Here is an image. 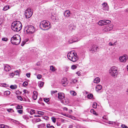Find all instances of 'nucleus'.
<instances>
[{
	"mask_svg": "<svg viewBox=\"0 0 128 128\" xmlns=\"http://www.w3.org/2000/svg\"><path fill=\"white\" fill-rule=\"evenodd\" d=\"M22 25L21 23L18 21H15L12 24L11 28L14 32H18L22 29Z\"/></svg>",
	"mask_w": 128,
	"mask_h": 128,
	"instance_id": "obj_1",
	"label": "nucleus"
},
{
	"mask_svg": "<svg viewBox=\"0 0 128 128\" xmlns=\"http://www.w3.org/2000/svg\"><path fill=\"white\" fill-rule=\"evenodd\" d=\"M21 41V38L20 36L16 34L11 39L10 41L13 44L18 45L19 44Z\"/></svg>",
	"mask_w": 128,
	"mask_h": 128,
	"instance_id": "obj_2",
	"label": "nucleus"
},
{
	"mask_svg": "<svg viewBox=\"0 0 128 128\" xmlns=\"http://www.w3.org/2000/svg\"><path fill=\"white\" fill-rule=\"evenodd\" d=\"M76 54L75 53L74 51H71L69 52L67 54L68 59L73 62L76 61L78 59V58L76 56Z\"/></svg>",
	"mask_w": 128,
	"mask_h": 128,
	"instance_id": "obj_3",
	"label": "nucleus"
},
{
	"mask_svg": "<svg viewBox=\"0 0 128 128\" xmlns=\"http://www.w3.org/2000/svg\"><path fill=\"white\" fill-rule=\"evenodd\" d=\"M50 23L48 21L45 20L41 22L40 25L41 28H44V30H47L50 28Z\"/></svg>",
	"mask_w": 128,
	"mask_h": 128,
	"instance_id": "obj_4",
	"label": "nucleus"
},
{
	"mask_svg": "<svg viewBox=\"0 0 128 128\" xmlns=\"http://www.w3.org/2000/svg\"><path fill=\"white\" fill-rule=\"evenodd\" d=\"M35 30L34 28L31 25L27 26H25L24 28V32L28 34H31L34 32Z\"/></svg>",
	"mask_w": 128,
	"mask_h": 128,
	"instance_id": "obj_5",
	"label": "nucleus"
},
{
	"mask_svg": "<svg viewBox=\"0 0 128 128\" xmlns=\"http://www.w3.org/2000/svg\"><path fill=\"white\" fill-rule=\"evenodd\" d=\"M117 70V68L115 66L112 67L109 70L110 74L114 78L116 77L118 74Z\"/></svg>",
	"mask_w": 128,
	"mask_h": 128,
	"instance_id": "obj_6",
	"label": "nucleus"
},
{
	"mask_svg": "<svg viewBox=\"0 0 128 128\" xmlns=\"http://www.w3.org/2000/svg\"><path fill=\"white\" fill-rule=\"evenodd\" d=\"M32 12L30 8H28L25 11L24 14L26 18H29L32 16Z\"/></svg>",
	"mask_w": 128,
	"mask_h": 128,
	"instance_id": "obj_7",
	"label": "nucleus"
},
{
	"mask_svg": "<svg viewBox=\"0 0 128 128\" xmlns=\"http://www.w3.org/2000/svg\"><path fill=\"white\" fill-rule=\"evenodd\" d=\"M111 21L109 20H100L98 22V24L99 25L101 26L105 25H107L110 23Z\"/></svg>",
	"mask_w": 128,
	"mask_h": 128,
	"instance_id": "obj_8",
	"label": "nucleus"
},
{
	"mask_svg": "<svg viewBox=\"0 0 128 128\" xmlns=\"http://www.w3.org/2000/svg\"><path fill=\"white\" fill-rule=\"evenodd\" d=\"M128 59L127 56L125 54L122 56H121L119 57L120 61L122 62H125Z\"/></svg>",
	"mask_w": 128,
	"mask_h": 128,
	"instance_id": "obj_9",
	"label": "nucleus"
},
{
	"mask_svg": "<svg viewBox=\"0 0 128 128\" xmlns=\"http://www.w3.org/2000/svg\"><path fill=\"white\" fill-rule=\"evenodd\" d=\"M61 83L63 86L67 85L68 84L67 78H64L61 80Z\"/></svg>",
	"mask_w": 128,
	"mask_h": 128,
	"instance_id": "obj_10",
	"label": "nucleus"
},
{
	"mask_svg": "<svg viewBox=\"0 0 128 128\" xmlns=\"http://www.w3.org/2000/svg\"><path fill=\"white\" fill-rule=\"evenodd\" d=\"M58 98L59 99L62 100L64 98V93L62 92H59L58 93Z\"/></svg>",
	"mask_w": 128,
	"mask_h": 128,
	"instance_id": "obj_11",
	"label": "nucleus"
},
{
	"mask_svg": "<svg viewBox=\"0 0 128 128\" xmlns=\"http://www.w3.org/2000/svg\"><path fill=\"white\" fill-rule=\"evenodd\" d=\"M99 50V48L98 47L95 46H93L92 47L91 50L92 51L93 53H94Z\"/></svg>",
	"mask_w": 128,
	"mask_h": 128,
	"instance_id": "obj_12",
	"label": "nucleus"
},
{
	"mask_svg": "<svg viewBox=\"0 0 128 128\" xmlns=\"http://www.w3.org/2000/svg\"><path fill=\"white\" fill-rule=\"evenodd\" d=\"M4 69L6 72L9 71L11 69V67L7 64L4 65Z\"/></svg>",
	"mask_w": 128,
	"mask_h": 128,
	"instance_id": "obj_13",
	"label": "nucleus"
},
{
	"mask_svg": "<svg viewBox=\"0 0 128 128\" xmlns=\"http://www.w3.org/2000/svg\"><path fill=\"white\" fill-rule=\"evenodd\" d=\"M103 7V8L104 10H108V6L106 3L104 2L102 4Z\"/></svg>",
	"mask_w": 128,
	"mask_h": 128,
	"instance_id": "obj_14",
	"label": "nucleus"
},
{
	"mask_svg": "<svg viewBox=\"0 0 128 128\" xmlns=\"http://www.w3.org/2000/svg\"><path fill=\"white\" fill-rule=\"evenodd\" d=\"M33 98L34 100L36 99L37 98L38 92L36 91H34L33 92Z\"/></svg>",
	"mask_w": 128,
	"mask_h": 128,
	"instance_id": "obj_15",
	"label": "nucleus"
},
{
	"mask_svg": "<svg viewBox=\"0 0 128 128\" xmlns=\"http://www.w3.org/2000/svg\"><path fill=\"white\" fill-rule=\"evenodd\" d=\"M70 12L69 10H66L64 12V15L66 17H68L70 15Z\"/></svg>",
	"mask_w": 128,
	"mask_h": 128,
	"instance_id": "obj_16",
	"label": "nucleus"
},
{
	"mask_svg": "<svg viewBox=\"0 0 128 128\" xmlns=\"http://www.w3.org/2000/svg\"><path fill=\"white\" fill-rule=\"evenodd\" d=\"M102 88V86L100 85H98L97 86L96 88V91L98 92L101 90Z\"/></svg>",
	"mask_w": 128,
	"mask_h": 128,
	"instance_id": "obj_17",
	"label": "nucleus"
},
{
	"mask_svg": "<svg viewBox=\"0 0 128 128\" xmlns=\"http://www.w3.org/2000/svg\"><path fill=\"white\" fill-rule=\"evenodd\" d=\"M100 81V79L99 77H97L95 78L94 80V82L95 83L97 84Z\"/></svg>",
	"mask_w": 128,
	"mask_h": 128,
	"instance_id": "obj_18",
	"label": "nucleus"
},
{
	"mask_svg": "<svg viewBox=\"0 0 128 128\" xmlns=\"http://www.w3.org/2000/svg\"><path fill=\"white\" fill-rule=\"evenodd\" d=\"M72 39H73V41L74 42H76L80 40V39L76 37V36H74L73 37Z\"/></svg>",
	"mask_w": 128,
	"mask_h": 128,
	"instance_id": "obj_19",
	"label": "nucleus"
},
{
	"mask_svg": "<svg viewBox=\"0 0 128 128\" xmlns=\"http://www.w3.org/2000/svg\"><path fill=\"white\" fill-rule=\"evenodd\" d=\"M44 84V82L42 81H40L38 82V85L40 87H42Z\"/></svg>",
	"mask_w": 128,
	"mask_h": 128,
	"instance_id": "obj_20",
	"label": "nucleus"
},
{
	"mask_svg": "<svg viewBox=\"0 0 128 128\" xmlns=\"http://www.w3.org/2000/svg\"><path fill=\"white\" fill-rule=\"evenodd\" d=\"M45 125L44 124H42L38 125V128H44Z\"/></svg>",
	"mask_w": 128,
	"mask_h": 128,
	"instance_id": "obj_21",
	"label": "nucleus"
},
{
	"mask_svg": "<svg viewBox=\"0 0 128 128\" xmlns=\"http://www.w3.org/2000/svg\"><path fill=\"white\" fill-rule=\"evenodd\" d=\"M111 30L109 28V26H107L104 29L103 31L104 32L109 31Z\"/></svg>",
	"mask_w": 128,
	"mask_h": 128,
	"instance_id": "obj_22",
	"label": "nucleus"
},
{
	"mask_svg": "<svg viewBox=\"0 0 128 128\" xmlns=\"http://www.w3.org/2000/svg\"><path fill=\"white\" fill-rule=\"evenodd\" d=\"M15 107L16 109L17 110L22 109L23 107L22 105L18 104Z\"/></svg>",
	"mask_w": 128,
	"mask_h": 128,
	"instance_id": "obj_23",
	"label": "nucleus"
},
{
	"mask_svg": "<svg viewBox=\"0 0 128 128\" xmlns=\"http://www.w3.org/2000/svg\"><path fill=\"white\" fill-rule=\"evenodd\" d=\"M78 65L76 64V65L73 64L71 66V68L72 70H74L76 69L77 67V66Z\"/></svg>",
	"mask_w": 128,
	"mask_h": 128,
	"instance_id": "obj_24",
	"label": "nucleus"
},
{
	"mask_svg": "<svg viewBox=\"0 0 128 128\" xmlns=\"http://www.w3.org/2000/svg\"><path fill=\"white\" fill-rule=\"evenodd\" d=\"M50 69L52 72H54L56 70L55 68L52 66H50Z\"/></svg>",
	"mask_w": 128,
	"mask_h": 128,
	"instance_id": "obj_25",
	"label": "nucleus"
},
{
	"mask_svg": "<svg viewBox=\"0 0 128 128\" xmlns=\"http://www.w3.org/2000/svg\"><path fill=\"white\" fill-rule=\"evenodd\" d=\"M10 8L9 6H4L3 8V10H4L6 11L7 10Z\"/></svg>",
	"mask_w": 128,
	"mask_h": 128,
	"instance_id": "obj_26",
	"label": "nucleus"
},
{
	"mask_svg": "<svg viewBox=\"0 0 128 128\" xmlns=\"http://www.w3.org/2000/svg\"><path fill=\"white\" fill-rule=\"evenodd\" d=\"M22 118L25 120H28L29 119V116L27 115H24L22 116Z\"/></svg>",
	"mask_w": 128,
	"mask_h": 128,
	"instance_id": "obj_27",
	"label": "nucleus"
},
{
	"mask_svg": "<svg viewBox=\"0 0 128 128\" xmlns=\"http://www.w3.org/2000/svg\"><path fill=\"white\" fill-rule=\"evenodd\" d=\"M10 92L9 91H5L4 93V95H6V96H8V95H9L10 94Z\"/></svg>",
	"mask_w": 128,
	"mask_h": 128,
	"instance_id": "obj_28",
	"label": "nucleus"
},
{
	"mask_svg": "<svg viewBox=\"0 0 128 128\" xmlns=\"http://www.w3.org/2000/svg\"><path fill=\"white\" fill-rule=\"evenodd\" d=\"M10 88L12 89H15L16 88L17 86L16 85H11L10 86Z\"/></svg>",
	"mask_w": 128,
	"mask_h": 128,
	"instance_id": "obj_29",
	"label": "nucleus"
},
{
	"mask_svg": "<svg viewBox=\"0 0 128 128\" xmlns=\"http://www.w3.org/2000/svg\"><path fill=\"white\" fill-rule=\"evenodd\" d=\"M0 128H8L7 126L4 124H1L0 125Z\"/></svg>",
	"mask_w": 128,
	"mask_h": 128,
	"instance_id": "obj_30",
	"label": "nucleus"
},
{
	"mask_svg": "<svg viewBox=\"0 0 128 128\" xmlns=\"http://www.w3.org/2000/svg\"><path fill=\"white\" fill-rule=\"evenodd\" d=\"M71 94L73 96H75L76 94V93L74 91H72L70 92Z\"/></svg>",
	"mask_w": 128,
	"mask_h": 128,
	"instance_id": "obj_31",
	"label": "nucleus"
},
{
	"mask_svg": "<svg viewBox=\"0 0 128 128\" xmlns=\"http://www.w3.org/2000/svg\"><path fill=\"white\" fill-rule=\"evenodd\" d=\"M90 112L92 113H93L94 114L96 115H98L97 114H96V112L94 111V109H91L90 110Z\"/></svg>",
	"mask_w": 128,
	"mask_h": 128,
	"instance_id": "obj_32",
	"label": "nucleus"
},
{
	"mask_svg": "<svg viewBox=\"0 0 128 128\" xmlns=\"http://www.w3.org/2000/svg\"><path fill=\"white\" fill-rule=\"evenodd\" d=\"M93 96L92 94H89L87 96V97L88 98H92Z\"/></svg>",
	"mask_w": 128,
	"mask_h": 128,
	"instance_id": "obj_33",
	"label": "nucleus"
},
{
	"mask_svg": "<svg viewBox=\"0 0 128 128\" xmlns=\"http://www.w3.org/2000/svg\"><path fill=\"white\" fill-rule=\"evenodd\" d=\"M46 126L47 128H55L53 126H50V124H47Z\"/></svg>",
	"mask_w": 128,
	"mask_h": 128,
	"instance_id": "obj_34",
	"label": "nucleus"
},
{
	"mask_svg": "<svg viewBox=\"0 0 128 128\" xmlns=\"http://www.w3.org/2000/svg\"><path fill=\"white\" fill-rule=\"evenodd\" d=\"M97 104L96 103H94L93 104L92 107L94 108H96Z\"/></svg>",
	"mask_w": 128,
	"mask_h": 128,
	"instance_id": "obj_35",
	"label": "nucleus"
},
{
	"mask_svg": "<svg viewBox=\"0 0 128 128\" xmlns=\"http://www.w3.org/2000/svg\"><path fill=\"white\" fill-rule=\"evenodd\" d=\"M51 119L54 123H55L56 122V119L54 117H52Z\"/></svg>",
	"mask_w": 128,
	"mask_h": 128,
	"instance_id": "obj_36",
	"label": "nucleus"
},
{
	"mask_svg": "<svg viewBox=\"0 0 128 128\" xmlns=\"http://www.w3.org/2000/svg\"><path fill=\"white\" fill-rule=\"evenodd\" d=\"M35 110H31L30 111V114L31 115H32L35 113Z\"/></svg>",
	"mask_w": 128,
	"mask_h": 128,
	"instance_id": "obj_37",
	"label": "nucleus"
},
{
	"mask_svg": "<svg viewBox=\"0 0 128 128\" xmlns=\"http://www.w3.org/2000/svg\"><path fill=\"white\" fill-rule=\"evenodd\" d=\"M38 114H39L43 115L44 114V112H42L38 111Z\"/></svg>",
	"mask_w": 128,
	"mask_h": 128,
	"instance_id": "obj_38",
	"label": "nucleus"
},
{
	"mask_svg": "<svg viewBox=\"0 0 128 128\" xmlns=\"http://www.w3.org/2000/svg\"><path fill=\"white\" fill-rule=\"evenodd\" d=\"M73 39H72V38L69 40L68 41V42L70 44L72 43L73 42H74L73 41Z\"/></svg>",
	"mask_w": 128,
	"mask_h": 128,
	"instance_id": "obj_39",
	"label": "nucleus"
},
{
	"mask_svg": "<svg viewBox=\"0 0 128 128\" xmlns=\"http://www.w3.org/2000/svg\"><path fill=\"white\" fill-rule=\"evenodd\" d=\"M17 97L18 99L22 101V98L21 96H17Z\"/></svg>",
	"mask_w": 128,
	"mask_h": 128,
	"instance_id": "obj_40",
	"label": "nucleus"
},
{
	"mask_svg": "<svg viewBox=\"0 0 128 128\" xmlns=\"http://www.w3.org/2000/svg\"><path fill=\"white\" fill-rule=\"evenodd\" d=\"M17 112L19 114H22L23 113V110H17Z\"/></svg>",
	"mask_w": 128,
	"mask_h": 128,
	"instance_id": "obj_41",
	"label": "nucleus"
},
{
	"mask_svg": "<svg viewBox=\"0 0 128 128\" xmlns=\"http://www.w3.org/2000/svg\"><path fill=\"white\" fill-rule=\"evenodd\" d=\"M51 18L54 21L56 20V17L54 16L53 15H52L51 16Z\"/></svg>",
	"mask_w": 128,
	"mask_h": 128,
	"instance_id": "obj_42",
	"label": "nucleus"
},
{
	"mask_svg": "<svg viewBox=\"0 0 128 128\" xmlns=\"http://www.w3.org/2000/svg\"><path fill=\"white\" fill-rule=\"evenodd\" d=\"M44 100L46 102H48L49 100V99L47 98H44Z\"/></svg>",
	"mask_w": 128,
	"mask_h": 128,
	"instance_id": "obj_43",
	"label": "nucleus"
},
{
	"mask_svg": "<svg viewBox=\"0 0 128 128\" xmlns=\"http://www.w3.org/2000/svg\"><path fill=\"white\" fill-rule=\"evenodd\" d=\"M22 84L24 86H26L28 84V83L26 82H23Z\"/></svg>",
	"mask_w": 128,
	"mask_h": 128,
	"instance_id": "obj_44",
	"label": "nucleus"
},
{
	"mask_svg": "<svg viewBox=\"0 0 128 128\" xmlns=\"http://www.w3.org/2000/svg\"><path fill=\"white\" fill-rule=\"evenodd\" d=\"M110 124H114L115 125H118V124L116 123L115 122H112L110 123Z\"/></svg>",
	"mask_w": 128,
	"mask_h": 128,
	"instance_id": "obj_45",
	"label": "nucleus"
},
{
	"mask_svg": "<svg viewBox=\"0 0 128 128\" xmlns=\"http://www.w3.org/2000/svg\"><path fill=\"white\" fill-rule=\"evenodd\" d=\"M26 41L25 40L23 41L21 45V46H23L24 45V44H26Z\"/></svg>",
	"mask_w": 128,
	"mask_h": 128,
	"instance_id": "obj_46",
	"label": "nucleus"
},
{
	"mask_svg": "<svg viewBox=\"0 0 128 128\" xmlns=\"http://www.w3.org/2000/svg\"><path fill=\"white\" fill-rule=\"evenodd\" d=\"M2 40L5 41H7L8 40V39L7 38H4L2 39Z\"/></svg>",
	"mask_w": 128,
	"mask_h": 128,
	"instance_id": "obj_47",
	"label": "nucleus"
},
{
	"mask_svg": "<svg viewBox=\"0 0 128 128\" xmlns=\"http://www.w3.org/2000/svg\"><path fill=\"white\" fill-rule=\"evenodd\" d=\"M121 126L123 128H128V126H126L124 124L122 125Z\"/></svg>",
	"mask_w": 128,
	"mask_h": 128,
	"instance_id": "obj_48",
	"label": "nucleus"
},
{
	"mask_svg": "<svg viewBox=\"0 0 128 128\" xmlns=\"http://www.w3.org/2000/svg\"><path fill=\"white\" fill-rule=\"evenodd\" d=\"M57 92V90H52L51 91V94H52L54 93Z\"/></svg>",
	"mask_w": 128,
	"mask_h": 128,
	"instance_id": "obj_49",
	"label": "nucleus"
},
{
	"mask_svg": "<svg viewBox=\"0 0 128 128\" xmlns=\"http://www.w3.org/2000/svg\"><path fill=\"white\" fill-rule=\"evenodd\" d=\"M37 77L38 79H40L42 77V75L39 74L37 76Z\"/></svg>",
	"mask_w": 128,
	"mask_h": 128,
	"instance_id": "obj_50",
	"label": "nucleus"
},
{
	"mask_svg": "<svg viewBox=\"0 0 128 128\" xmlns=\"http://www.w3.org/2000/svg\"><path fill=\"white\" fill-rule=\"evenodd\" d=\"M26 76H27V77L28 78H29L30 77V73H27L26 74Z\"/></svg>",
	"mask_w": 128,
	"mask_h": 128,
	"instance_id": "obj_51",
	"label": "nucleus"
},
{
	"mask_svg": "<svg viewBox=\"0 0 128 128\" xmlns=\"http://www.w3.org/2000/svg\"><path fill=\"white\" fill-rule=\"evenodd\" d=\"M7 110L9 112H10L11 111L13 110L12 108H9Z\"/></svg>",
	"mask_w": 128,
	"mask_h": 128,
	"instance_id": "obj_52",
	"label": "nucleus"
},
{
	"mask_svg": "<svg viewBox=\"0 0 128 128\" xmlns=\"http://www.w3.org/2000/svg\"><path fill=\"white\" fill-rule=\"evenodd\" d=\"M113 25H110V26H109V28H110V30H112V28H113Z\"/></svg>",
	"mask_w": 128,
	"mask_h": 128,
	"instance_id": "obj_53",
	"label": "nucleus"
},
{
	"mask_svg": "<svg viewBox=\"0 0 128 128\" xmlns=\"http://www.w3.org/2000/svg\"><path fill=\"white\" fill-rule=\"evenodd\" d=\"M80 72L79 71H78L76 72V74H78V76H80Z\"/></svg>",
	"mask_w": 128,
	"mask_h": 128,
	"instance_id": "obj_54",
	"label": "nucleus"
},
{
	"mask_svg": "<svg viewBox=\"0 0 128 128\" xmlns=\"http://www.w3.org/2000/svg\"><path fill=\"white\" fill-rule=\"evenodd\" d=\"M36 120L37 122H38L40 121H41V120L40 118H37L36 119Z\"/></svg>",
	"mask_w": 128,
	"mask_h": 128,
	"instance_id": "obj_55",
	"label": "nucleus"
},
{
	"mask_svg": "<svg viewBox=\"0 0 128 128\" xmlns=\"http://www.w3.org/2000/svg\"><path fill=\"white\" fill-rule=\"evenodd\" d=\"M23 92L25 94H26L27 93H28V92L26 90H23Z\"/></svg>",
	"mask_w": 128,
	"mask_h": 128,
	"instance_id": "obj_56",
	"label": "nucleus"
},
{
	"mask_svg": "<svg viewBox=\"0 0 128 128\" xmlns=\"http://www.w3.org/2000/svg\"><path fill=\"white\" fill-rule=\"evenodd\" d=\"M10 74V76H14V74L13 73V72L11 73Z\"/></svg>",
	"mask_w": 128,
	"mask_h": 128,
	"instance_id": "obj_57",
	"label": "nucleus"
},
{
	"mask_svg": "<svg viewBox=\"0 0 128 128\" xmlns=\"http://www.w3.org/2000/svg\"><path fill=\"white\" fill-rule=\"evenodd\" d=\"M109 44L110 46H112L114 45L113 44H112L111 42H110L109 43Z\"/></svg>",
	"mask_w": 128,
	"mask_h": 128,
	"instance_id": "obj_58",
	"label": "nucleus"
},
{
	"mask_svg": "<svg viewBox=\"0 0 128 128\" xmlns=\"http://www.w3.org/2000/svg\"><path fill=\"white\" fill-rule=\"evenodd\" d=\"M1 0L3 2H8L9 0Z\"/></svg>",
	"mask_w": 128,
	"mask_h": 128,
	"instance_id": "obj_59",
	"label": "nucleus"
},
{
	"mask_svg": "<svg viewBox=\"0 0 128 128\" xmlns=\"http://www.w3.org/2000/svg\"><path fill=\"white\" fill-rule=\"evenodd\" d=\"M63 110H66V111H67L68 110V109L67 108L65 107V108H64Z\"/></svg>",
	"mask_w": 128,
	"mask_h": 128,
	"instance_id": "obj_60",
	"label": "nucleus"
},
{
	"mask_svg": "<svg viewBox=\"0 0 128 128\" xmlns=\"http://www.w3.org/2000/svg\"><path fill=\"white\" fill-rule=\"evenodd\" d=\"M16 75H18L19 74V72L18 70H16Z\"/></svg>",
	"mask_w": 128,
	"mask_h": 128,
	"instance_id": "obj_61",
	"label": "nucleus"
},
{
	"mask_svg": "<svg viewBox=\"0 0 128 128\" xmlns=\"http://www.w3.org/2000/svg\"><path fill=\"white\" fill-rule=\"evenodd\" d=\"M40 116H41L39 115H36L34 116L35 117H40Z\"/></svg>",
	"mask_w": 128,
	"mask_h": 128,
	"instance_id": "obj_62",
	"label": "nucleus"
},
{
	"mask_svg": "<svg viewBox=\"0 0 128 128\" xmlns=\"http://www.w3.org/2000/svg\"><path fill=\"white\" fill-rule=\"evenodd\" d=\"M126 92L127 94L128 95V89H127Z\"/></svg>",
	"mask_w": 128,
	"mask_h": 128,
	"instance_id": "obj_63",
	"label": "nucleus"
},
{
	"mask_svg": "<svg viewBox=\"0 0 128 128\" xmlns=\"http://www.w3.org/2000/svg\"><path fill=\"white\" fill-rule=\"evenodd\" d=\"M77 81V80H76L75 79L74 80V82H76Z\"/></svg>",
	"mask_w": 128,
	"mask_h": 128,
	"instance_id": "obj_64",
	"label": "nucleus"
}]
</instances>
